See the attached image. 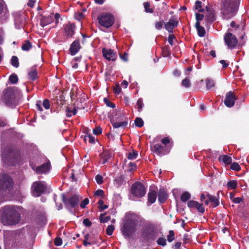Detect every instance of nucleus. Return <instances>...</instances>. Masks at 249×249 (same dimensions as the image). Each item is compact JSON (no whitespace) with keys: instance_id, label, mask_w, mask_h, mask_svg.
Masks as SVG:
<instances>
[{"instance_id":"obj_18","label":"nucleus","mask_w":249,"mask_h":249,"mask_svg":"<svg viewBox=\"0 0 249 249\" xmlns=\"http://www.w3.org/2000/svg\"><path fill=\"white\" fill-rule=\"evenodd\" d=\"M81 48L79 39L74 40L71 45L70 51L72 55H75Z\"/></svg>"},{"instance_id":"obj_25","label":"nucleus","mask_w":249,"mask_h":249,"mask_svg":"<svg viewBox=\"0 0 249 249\" xmlns=\"http://www.w3.org/2000/svg\"><path fill=\"white\" fill-rule=\"evenodd\" d=\"M157 196V192L155 191H151L148 194V200L150 203L155 202Z\"/></svg>"},{"instance_id":"obj_60","label":"nucleus","mask_w":249,"mask_h":249,"mask_svg":"<svg viewBox=\"0 0 249 249\" xmlns=\"http://www.w3.org/2000/svg\"><path fill=\"white\" fill-rule=\"evenodd\" d=\"M204 17V16L203 14H201L197 13H196V21H201L203 19Z\"/></svg>"},{"instance_id":"obj_54","label":"nucleus","mask_w":249,"mask_h":249,"mask_svg":"<svg viewBox=\"0 0 249 249\" xmlns=\"http://www.w3.org/2000/svg\"><path fill=\"white\" fill-rule=\"evenodd\" d=\"M197 202L194 201V200H190L187 203V206L189 208H195L196 206Z\"/></svg>"},{"instance_id":"obj_19","label":"nucleus","mask_w":249,"mask_h":249,"mask_svg":"<svg viewBox=\"0 0 249 249\" xmlns=\"http://www.w3.org/2000/svg\"><path fill=\"white\" fill-rule=\"evenodd\" d=\"M53 21V15L42 16L40 19V24L41 26L44 27L52 23Z\"/></svg>"},{"instance_id":"obj_41","label":"nucleus","mask_w":249,"mask_h":249,"mask_svg":"<svg viewBox=\"0 0 249 249\" xmlns=\"http://www.w3.org/2000/svg\"><path fill=\"white\" fill-rule=\"evenodd\" d=\"M99 218L101 223H106L110 219V217L109 216H105V214H101Z\"/></svg>"},{"instance_id":"obj_3","label":"nucleus","mask_w":249,"mask_h":249,"mask_svg":"<svg viewBox=\"0 0 249 249\" xmlns=\"http://www.w3.org/2000/svg\"><path fill=\"white\" fill-rule=\"evenodd\" d=\"M240 0H223L221 13L223 18L228 20L233 17L238 10Z\"/></svg>"},{"instance_id":"obj_2","label":"nucleus","mask_w":249,"mask_h":249,"mask_svg":"<svg viewBox=\"0 0 249 249\" xmlns=\"http://www.w3.org/2000/svg\"><path fill=\"white\" fill-rule=\"evenodd\" d=\"M19 209V207L14 206L4 207L1 215V220L3 224L12 225L17 224L20 220Z\"/></svg>"},{"instance_id":"obj_50","label":"nucleus","mask_w":249,"mask_h":249,"mask_svg":"<svg viewBox=\"0 0 249 249\" xmlns=\"http://www.w3.org/2000/svg\"><path fill=\"white\" fill-rule=\"evenodd\" d=\"M157 243L159 245L164 246L166 244V239L164 238L160 237L158 239Z\"/></svg>"},{"instance_id":"obj_47","label":"nucleus","mask_w":249,"mask_h":249,"mask_svg":"<svg viewBox=\"0 0 249 249\" xmlns=\"http://www.w3.org/2000/svg\"><path fill=\"white\" fill-rule=\"evenodd\" d=\"M137 105L138 106V111L141 112L143 106L142 99V98H139L138 99V100L137 101Z\"/></svg>"},{"instance_id":"obj_33","label":"nucleus","mask_w":249,"mask_h":249,"mask_svg":"<svg viewBox=\"0 0 249 249\" xmlns=\"http://www.w3.org/2000/svg\"><path fill=\"white\" fill-rule=\"evenodd\" d=\"M11 63L13 67L16 68L18 67L19 62L18 57L16 56H13L11 59Z\"/></svg>"},{"instance_id":"obj_56","label":"nucleus","mask_w":249,"mask_h":249,"mask_svg":"<svg viewBox=\"0 0 249 249\" xmlns=\"http://www.w3.org/2000/svg\"><path fill=\"white\" fill-rule=\"evenodd\" d=\"M102 132V128L99 126L95 127L93 130V132L94 134H95L96 135H98L101 134Z\"/></svg>"},{"instance_id":"obj_15","label":"nucleus","mask_w":249,"mask_h":249,"mask_svg":"<svg viewBox=\"0 0 249 249\" xmlns=\"http://www.w3.org/2000/svg\"><path fill=\"white\" fill-rule=\"evenodd\" d=\"M13 155V150L10 146H7L2 149L1 158L3 160L8 161Z\"/></svg>"},{"instance_id":"obj_38","label":"nucleus","mask_w":249,"mask_h":249,"mask_svg":"<svg viewBox=\"0 0 249 249\" xmlns=\"http://www.w3.org/2000/svg\"><path fill=\"white\" fill-rule=\"evenodd\" d=\"M135 124L136 126L141 127L143 125V121L142 118L137 117L135 120Z\"/></svg>"},{"instance_id":"obj_62","label":"nucleus","mask_w":249,"mask_h":249,"mask_svg":"<svg viewBox=\"0 0 249 249\" xmlns=\"http://www.w3.org/2000/svg\"><path fill=\"white\" fill-rule=\"evenodd\" d=\"M104 194V191L102 190L98 189L95 191L94 195L98 196H103Z\"/></svg>"},{"instance_id":"obj_4","label":"nucleus","mask_w":249,"mask_h":249,"mask_svg":"<svg viewBox=\"0 0 249 249\" xmlns=\"http://www.w3.org/2000/svg\"><path fill=\"white\" fill-rule=\"evenodd\" d=\"M136 222L132 215H126L124 225L121 229L123 235L125 238L129 237L135 231Z\"/></svg>"},{"instance_id":"obj_27","label":"nucleus","mask_w":249,"mask_h":249,"mask_svg":"<svg viewBox=\"0 0 249 249\" xmlns=\"http://www.w3.org/2000/svg\"><path fill=\"white\" fill-rule=\"evenodd\" d=\"M207 197L208 198L210 202H212V205L213 207H216L219 205V202L217 198L215 196H212L210 194L207 195Z\"/></svg>"},{"instance_id":"obj_28","label":"nucleus","mask_w":249,"mask_h":249,"mask_svg":"<svg viewBox=\"0 0 249 249\" xmlns=\"http://www.w3.org/2000/svg\"><path fill=\"white\" fill-rule=\"evenodd\" d=\"M162 54L163 56L165 57L170 56V48L168 45H165L162 48Z\"/></svg>"},{"instance_id":"obj_39","label":"nucleus","mask_w":249,"mask_h":249,"mask_svg":"<svg viewBox=\"0 0 249 249\" xmlns=\"http://www.w3.org/2000/svg\"><path fill=\"white\" fill-rule=\"evenodd\" d=\"M84 140L85 142L88 141L89 142L93 143L95 142V137L92 136L91 135L88 134L85 136Z\"/></svg>"},{"instance_id":"obj_22","label":"nucleus","mask_w":249,"mask_h":249,"mask_svg":"<svg viewBox=\"0 0 249 249\" xmlns=\"http://www.w3.org/2000/svg\"><path fill=\"white\" fill-rule=\"evenodd\" d=\"M167 198V194L166 191L164 189H160L159 191L158 200L159 201L162 203Z\"/></svg>"},{"instance_id":"obj_63","label":"nucleus","mask_w":249,"mask_h":249,"mask_svg":"<svg viewBox=\"0 0 249 249\" xmlns=\"http://www.w3.org/2000/svg\"><path fill=\"white\" fill-rule=\"evenodd\" d=\"M83 223L87 227H90L91 225V222L88 218L84 219Z\"/></svg>"},{"instance_id":"obj_49","label":"nucleus","mask_w":249,"mask_h":249,"mask_svg":"<svg viewBox=\"0 0 249 249\" xmlns=\"http://www.w3.org/2000/svg\"><path fill=\"white\" fill-rule=\"evenodd\" d=\"M195 208L197 209L198 212L201 213H203L205 211L204 208L202 206V205L199 204L198 202L197 203L196 206L195 207Z\"/></svg>"},{"instance_id":"obj_55","label":"nucleus","mask_w":249,"mask_h":249,"mask_svg":"<svg viewBox=\"0 0 249 249\" xmlns=\"http://www.w3.org/2000/svg\"><path fill=\"white\" fill-rule=\"evenodd\" d=\"M113 91L116 94H119L121 91V88L119 84H117L113 89Z\"/></svg>"},{"instance_id":"obj_34","label":"nucleus","mask_w":249,"mask_h":249,"mask_svg":"<svg viewBox=\"0 0 249 249\" xmlns=\"http://www.w3.org/2000/svg\"><path fill=\"white\" fill-rule=\"evenodd\" d=\"M190 194L188 192H185L181 195V200L182 202H186L190 198Z\"/></svg>"},{"instance_id":"obj_43","label":"nucleus","mask_w":249,"mask_h":249,"mask_svg":"<svg viewBox=\"0 0 249 249\" xmlns=\"http://www.w3.org/2000/svg\"><path fill=\"white\" fill-rule=\"evenodd\" d=\"M181 85L185 88H189L191 86V82L189 79H183L181 82Z\"/></svg>"},{"instance_id":"obj_40","label":"nucleus","mask_w":249,"mask_h":249,"mask_svg":"<svg viewBox=\"0 0 249 249\" xmlns=\"http://www.w3.org/2000/svg\"><path fill=\"white\" fill-rule=\"evenodd\" d=\"M198 36L200 37H204L205 36L206 32L204 28L203 27H199L197 29Z\"/></svg>"},{"instance_id":"obj_17","label":"nucleus","mask_w":249,"mask_h":249,"mask_svg":"<svg viewBox=\"0 0 249 249\" xmlns=\"http://www.w3.org/2000/svg\"><path fill=\"white\" fill-rule=\"evenodd\" d=\"M178 24V21L171 18L168 22L165 24L164 28L169 33H173L174 28L177 27Z\"/></svg>"},{"instance_id":"obj_16","label":"nucleus","mask_w":249,"mask_h":249,"mask_svg":"<svg viewBox=\"0 0 249 249\" xmlns=\"http://www.w3.org/2000/svg\"><path fill=\"white\" fill-rule=\"evenodd\" d=\"M33 169L37 174H47L48 173L51 169V164L50 161L43 163L41 165L36 167V169L32 167Z\"/></svg>"},{"instance_id":"obj_9","label":"nucleus","mask_w":249,"mask_h":249,"mask_svg":"<svg viewBox=\"0 0 249 249\" xmlns=\"http://www.w3.org/2000/svg\"><path fill=\"white\" fill-rule=\"evenodd\" d=\"M62 199L63 203L68 209L75 208L78 206L79 198L76 195H73L70 198H66L65 195H62Z\"/></svg>"},{"instance_id":"obj_6","label":"nucleus","mask_w":249,"mask_h":249,"mask_svg":"<svg viewBox=\"0 0 249 249\" xmlns=\"http://www.w3.org/2000/svg\"><path fill=\"white\" fill-rule=\"evenodd\" d=\"M13 185V181L9 176L0 174V189L9 192L12 189Z\"/></svg>"},{"instance_id":"obj_32","label":"nucleus","mask_w":249,"mask_h":249,"mask_svg":"<svg viewBox=\"0 0 249 249\" xmlns=\"http://www.w3.org/2000/svg\"><path fill=\"white\" fill-rule=\"evenodd\" d=\"M143 7L144 8V11L147 13H153L154 12V10L152 8H150V4L148 1L144 2L143 3Z\"/></svg>"},{"instance_id":"obj_59","label":"nucleus","mask_w":249,"mask_h":249,"mask_svg":"<svg viewBox=\"0 0 249 249\" xmlns=\"http://www.w3.org/2000/svg\"><path fill=\"white\" fill-rule=\"evenodd\" d=\"M95 180L96 181V182L98 184H101L103 183V177L102 176L100 175H97L95 177Z\"/></svg>"},{"instance_id":"obj_8","label":"nucleus","mask_w":249,"mask_h":249,"mask_svg":"<svg viewBox=\"0 0 249 249\" xmlns=\"http://www.w3.org/2000/svg\"><path fill=\"white\" fill-rule=\"evenodd\" d=\"M32 194L34 196H39L47 189V185L44 181H36L32 185Z\"/></svg>"},{"instance_id":"obj_1","label":"nucleus","mask_w":249,"mask_h":249,"mask_svg":"<svg viewBox=\"0 0 249 249\" xmlns=\"http://www.w3.org/2000/svg\"><path fill=\"white\" fill-rule=\"evenodd\" d=\"M20 91L15 87H9L4 89L1 94V101L6 106L13 107L18 104Z\"/></svg>"},{"instance_id":"obj_21","label":"nucleus","mask_w":249,"mask_h":249,"mask_svg":"<svg viewBox=\"0 0 249 249\" xmlns=\"http://www.w3.org/2000/svg\"><path fill=\"white\" fill-rule=\"evenodd\" d=\"M27 71L29 78H37V77L40 76L38 74L36 66H33L28 69Z\"/></svg>"},{"instance_id":"obj_30","label":"nucleus","mask_w":249,"mask_h":249,"mask_svg":"<svg viewBox=\"0 0 249 249\" xmlns=\"http://www.w3.org/2000/svg\"><path fill=\"white\" fill-rule=\"evenodd\" d=\"M237 186V182L236 180H231L228 182L227 187L228 189H235Z\"/></svg>"},{"instance_id":"obj_37","label":"nucleus","mask_w":249,"mask_h":249,"mask_svg":"<svg viewBox=\"0 0 249 249\" xmlns=\"http://www.w3.org/2000/svg\"><path fill=\"white\" fill-rule=\"evenodd\" d=\"M196 86L199 88L206 87L205 79L204 80L202 79H199L198 81H197Z\"/></svg>"},{"instance_id":"obj_20","label":"nucleus","mask_w":249,"mask_h":249,"mask_svg":"<svg viewBox=\"0 0 249 249\" xmlns=\"http://www.w3.org/2000/svg\"><path fill=\"white\" fill-rule=\"evenodd\" d=\"M153 148L155 152L159 155H164L168 153V151L165 150V147L159 143L155 144Z\"/></svg>"},{"instance_id":"obj_52","label":"nucleus","mask_w":249,"mask_h":249,"mask_svg":"<svg viewBox=\"0 0 249 249\" xmlns=\"http://www.w3.org/2000/svg\"><path fill=\"white\" fill-rule=\"evenodd\" d=\"M104 101L107 107L113 108L115 107V104L110 102L107 98H104Z\"/></svg>"},{"instance_id":"obj_53","label":"nucleus","mask_w":249,"mask_h":249,"mask_svg":"<svg viewBox=\"0 0 249 249\" xmlns=\"http://www.w3.org/2000/svg\"><path fill=\"white\" fill-rule=\"evenodd\" d=\"M43 106L46 109H49L50 107V102L48 99H45L43 102Z\"/></svg>"},{"instance_id":"obj_10","label":"nucleus","mask_w":249,"mask_h":249,"mask_svg":"<svg viewBox=\"0 0 249 249\" xmlns=\"http://www.w3.org/2000/svg\"><path fill=\"white\" fill-rule=\"evenodd\" d=\"M224 41L226 45L231 49H234L236 46L238 42L236 37L231 33L225 34Z\"/></svg>"},{"instance_id":"obj_61","label":"nucleus","mask_w":249,"mask_h":249,"mask_svg":"<svg viewBox=\"0 0 249 249\" xmlns=\"http://www.w3.org/2000/svg\"><path fill=\"white\" fill-rule=\"evenodd\" d=\"M54 242L55 246H59L62 245V240L60 238L57 237L55 239Z\"/></svg>"},{"instance_id":"obj_14","label":"nucleus","mask_w":249,"mask_h":249,"mask_svg":"<svg viewBox=\"0 0 249 249\" xmlns=\"http://www.w3.org/2000/svg\"><path fill=\"white\" fill-rule=\"evenodd\" d=\"M236 100V98L233 92L232 91H229L226 94L224 104L226 107H231L234 105Z\"/></svg>"},{"instance_id":"obj_48","label":"nucleus","mask_w":249,"mask_h":249,"mask_svg":"<svg viewBox=\"0 0 249 249\" xmlns=\"http://www.w3.org/2000/svg\"><path fill=\"white\" fill-rule=\"evenodd\" d=\"M98 204L100 209V211H102L104 210H105L108 208V206L107 205L104 204V202L101 199L98 201Z\"/></svg>"},{"instance_id":"obj_13","label":"nucleus","mask_w":249,"mask_h":249,"mask_svg":"<svg viewBox=\"0 0 249 249\" xmlns=\"http://www.w3.org/2000/svg\"><path fill=\"white\" fill-rule=\"evenodd\" d=\"M206 9L207 12L205 16L204 20L205 25L207 26L212 24L215 20L216 18L213 11L210 10L208 6L206 7Z\"/></svg>"},{"instance_id":"obj_46","label":"nucleus","mask_w":249,"mask_h":249,"mask_svg":"<svg viewBox=\"0 0 249 249\" xmlns=\"http://www.w3.org/2000/svg\"><path fill=\"white\" fill-rule=\"evenodd\" d=\"M174 232L172 230H170L169 231V234L167 236V240L169 242H171L174 240Z\"/></svg>"},{"instance_id":"obj_24","label":"nucleus","mask_w":249,"mask_h":249,"mask_svg":"<svg viewBox=\"0 0 249 249\" xmlns=\"http://www.w3.org/2000/svg\"><path fill=\"white\" fill-rule=\"evenodd\" d=\"M100 157L102 160L103 164H105L111 158V155L109 152L105 151L100 154Z\"/></svg>"},{"instance_id":"obj_12","label":"nucleus","mask_w":249,"mask_h":249,"mask_svg":"<svg viewBox=\"0 0 249 249\" xmlns=\"http://www.w3.org/2000/svg\"><path fill=\"white\" fill-rule=\"evenodd\" d=\"M76 26L74 23L70 22L64 25V30L65 36L67 38H71L75 34Z\"/></svg>"},{"instance_id":"obj_51","label":"nucleus","mask_w":249,"mask_h":249,"mask_svg":"<svg viewBox=\"0 0 249 249\" xmlns=\"http://www.w3.org/2000/svg\"><path fill=\"white\" fill-rule=\"evenodd\" d=\"M164 21L162 20L161 21H158L155 23V27L157 30H160L163 25Z\"/></svg>"},{"instance_id":"obj_5","label":"nucleus","mask_w":249,"mask_h":249,"mask_svg":"<svg viewBox=\"0 0 249 249\" xmlns=\"http://www.w3.org/2000/svg\"><path fill=\"white\" fill-rule=\"evenodd\" d=\"M97 19L99 24L107 28L111 27L114 22V16L109 13H102L98 17Z\"/></svg>"},{"instance_id":"obj_29","label":"nucleus","mask_w":249,"mask_h":249,"mask_svg":"<svg viewBox=\"0 0 249 249\" xmlns=\"http://www.w3.org/2000/svg\"><path fill=\"white\" fill-rule=\"evenodd\" d=\"M32 48V43L28 40H25L21 46V49L24 51H28Z\"/></svg>"},{"instance_id":"obj_45","label":"nucleus","mask_w":249,"mask_h":249,"mask_svg":"<svg viewBox=\"0 0 249 249\" xmlns=\"http://www.w3.org/2000/svg\"><path fill=\"white\" fill-rule=\"evenodd\" d=\"M119 56L123 61L124 62H127L128 61V53H127L124 52L123 54L120 53Z\"/></svg>"},{"instance_id":"obj_44","label":"nucleus","mask_w":249,"mask_h":249,"mask_svg":"<svg viewBox=\"0 0 249 249\" xmlns=\"http://www.w3.org/2000/svg\"><path fill=\"white\" fill-rule=\"evenodd\" d=\"M231 169L232 170L234 171H239L240 170L241 168L239 164L237 162L231 163Z\"/></svg>"},{"instance_id":"obj_64","label":"nucleus","mask_w":249,"mask_h":249,"mask_svg":"<svg viewBox=\"0 0 249 249\" xmlns=\"http://www.w3.org/2000/svg\"><path fill=\"white\" fill-rule=\"evenodd\" d=\"M71 109L70 107H68L66 109V116L68 117H71L72 116Z\"/></svg>"},{"instance_id":"obj_42","label":"nucleus","mask_w":249,"mask_h":249,"mask_svg":"<svg viewBox=\"0 0 249 249\" xmlns=\"http://www.w3.org/2000/svg\"><path fill=\"white\" fill-rule=\"evenodd\" d=\"M114 229V226L113 225H110L108 226L106 229L107 234L108 235H111L113 233Z\"/></svg>"},{"instance_id":"obj_58","label":"nucleus","mask_w":249,"mask_h":249,"mask_svg":"<svg viewBox=\"0 0 249 249\" xmlns=\"http://www.w3.org/2000/svg\"><path fill=\"white\" fill-rule=\"evenodd\" d=\"M89 203V200L88 198H85L80 203V207L81 208H85L86 205Z\"/></svg>"},{"instance_id":"obj_36","label":"nucleus","mask_w":249,"mask_h":249,"mask_svg":"<svg viewBox=\"0 0 249 249\" xmlns=\"http://www.w3.org/2000/svg\"><path fill=\"white\" fill-rule=\"evenodd\" d=\"M201 2L199 0H196L195 2V8L199 12H203L204 11V9L201 8Z\"/></svg>"},{"instance_id":"obj_57","label":"nucleus","mask_w":249,"mask_h":249,"mask_svg":"<svg viewBox=\"0 0 249 249\" xmlns=\"http://www.w3.org/2000/svg\"><path fill=\"white\" fill-rule=\"evenodd\" d=\"M176 37L173 34H170L168 38V41L170 45H173V39L175 38Z\"/></svg>"},{"instance_id":"obj_11","label":"nucleus","mask_w":249,"mask_h":249,"mask_svg":"<svg viewBox=\"0 0 249 249\" xmlns=\"http://www.w3.org/2000/svg\"><path fill=\"white\" fill-rule=\"evenodd\" d=\"M102 52L104 58L108 61H115L117 58L116 53L111 49L104 48Z\"/></svg>"},{"instance_id":"obj_23","label":"nucleus","mask_w":249,"mask_h":249,"mask_svg":"<svg viewBox=\"0 0 249 249\" xmlns=\"http://www.w3.org/2000/svg\"><path fill=\"white\" fill-rule=\"evenodd\" d=\"M218 160L226 164H230L232 162L231 158L228 155H221L218 158Z\"/></svg>"},{"instance_id":"obj_26","label":"nucleus","mask_w":249,"mask_h":249,"mask_svg":"<svg viewBox=\"0 0 249 249\" xmlns=\"http://www.w3.org/2000/svg\"><path fill=\"white\" fill-rule=\"evenodd\" d=\"M112 125L114 128H118L119 127L124 128L127 125V122L126 121L123 122H111Z\"/></svg>"},{"instance_id":"obj_35","label":"nucleus","mask_w":249,"mask_h":249,"mask_svg":"<svg viewBox=\"0 0 249 249\" xmlns=\"http://www.w3.org/2000/svg\"><path fill=\"white\" fill-rule=\"evenodd\" d=\"M138 156V152L135 150H133L132 152H129L127 155V158L129 160H133L136 159Z\"/></svg>"},{"instance_id":"obj_31","label":"nucleus","mask_w":249,"mask_h":249,"mask_svg":"<svg viewBox=\"0 0 249 249\" xmlns=\"http://www.w3.org/2000/svg\"><path fill=\"white\" fill-rule=\"evenodd\" d=\"M205 83L206 88L209 89L213 88L215 85L213 79H205Z\"/></svg>"},{"instance_id":"obj_7","label":"nucleus","mask_w":249,"mask_h":249,"mask_svg":"<svg viewBox=\"0 0 249 249\" xmlns=\"http://www.w3.org/2000/svg\"><path fill=\"white\" fill-rule=\"evenodd\" d=\"M131 193L134 196L141 198L145 195L146 190L142 183L136 182L131 186Z\"/></svg>"}]
</instances>
